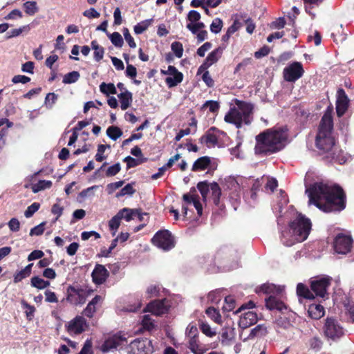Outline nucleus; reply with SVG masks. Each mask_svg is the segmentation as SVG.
<instances>
[{
  "label": "nucleus",
  "instance_id": "f257e3e1",
  "mask_svg": "<svg viewBox=\"0 0 354 354\" xmlns=\"http://www.w3.org/2000/svg\"><path fill=\"white\" fill-rule=\"evenodd\" d=\"M309 204L319 209L330 212L341 211L345 208L346 197L343 189L337 185L315 183L306 187Z\"/></svg>",
  "mask_w": 354,
  "mask_h": 354
},
{
  "label": "nucleus",
  "instance_id": "f03ea898",
  "mask_svg": "<svg viewBox=\"0 0 354 354\" xmlns=\"http://www.w3.org/2000/svg\"><path fill=\"white\" fill-rule=\"evenodd\" d=\"M288 138L286 129L278 128L268 129L256 137L257 153L270 154L281 149Z\"/></svg>",
  "mask_w": 354,
  "mask_h": 354
},
{
  "label": "nucleus",
  "instance_id": "7ed1b4c3",
  "mask_svg": "<svg viewBox=\"0 0 354 354\" xmlns=\"http://www.w3.org/2000/svg\"><path fill=\"white\" fill-rule=\"evenodd\" d=\"M310 219L301 214H297V218L290 223L289 227L281 232V240L283 245L291 246L296 243L305 241L310 232Z\"/></svg>",
  "mask_w": 354,
  "mask_h": 354
},
{
  "label": "nucleus",
  "instance_id": "20e7f679",
  "mask_svg": "<svg viewBox=\"0 0 354 354\" xmlns=\"http://www.w3.org/2000/svg\"><path fill=\"white\" fill-rule=\"evenodd\" d=\"M252 109L251 104L236 100L235 106L230 108L225 115L224 120L234 124L237 128L241 127L243 124H249L252 119Z\"/></svg>",
  "mask_w": 354,
  "mask_h": 354
},
{
  "label": "nucleus",
  "instance_id": "39448f33",
  "mask_svg": "<svg viewBox=\"0 0 354 354\" xmlns=\"http://www.w3.org/2000/svg\"><path fill=\"white\" fill-rule=\"evenodd\" d=\"M332 129V118L330 114L326 113L322 118L316 136V146L323 153H330L335 147Z\"/></svg>",
  "mask_w": 354,
  "mask_h": 354
},
{
  "label": "nucleus",
  "instance_id": "423d86ee",
  "mask_svg": "<svg viewBox=\"0 0 354 354\" xmlns=\"http://www.w3.org/2000/svg\"><path fill=\"white\" fill-rule=\"evenodd\" d=\"M331 284V278L329 277H318L310 281V288L313 292L307 286L301 283L297 284V293L299 296L306 299H312L315 296L325 298L328 296L327 290Z\"/></svg>",
  "mask_w": 354,
  "mask_h": 354
},
{
  "label": "nucleus",
  "instance_id": "0eeeda50",
  "mask_svg": "<svg viewBox=\"0 0 354 354\" xmlns=\"http://www.w3.org/2000/svg\"><path fill=\"white\" fill-rule=\"evenodd\" d=\"M254 307V303L250 301L248 303L241 305L235 312L236 314L241 313L239 321V326L241 328H247L257 322V315L254 312L247 311L242 313L246 309H252Z\"/></svg>",
  "mask_w": 354,
  "mask_h": 354
},
{
  "label": "nucleus",
  "instance_id": "6e6552de",
  "mask_svg": "<svg viewBox=\"0 0 354 354\" xmlns=\"http://www.w3.org/2000/svg\"><path fill=\"white\" fill-rule=\"evenodd\" d=\"M151 241L156 246L165 251L171 250L175 245L174 239L168 230L158 232Z\"/></svg>",
  "mask_w": 354,
  "mask_h": 354
},
{
  "label": "nucleus",
  "instance_id": "1a4fd4ad",
  "mask_svg": "<svg viewBox=\"0 0 354 354\" xmlns=\"http://www.w3.org/2000/svg\"><path fill=\"white\" fill-rule=\"evenodd\" d=\"M324 333L328 339L335 340L344 335V328L337 319L330 317L326 319Z\"/></svg>",
  "mask_w": 354,
  "mask_h": 354
},
{
  "label": "nucleus",
  "instance_id": "9d476101",
  "mask_svg": "<svg viewBox=\"0 0 354 354\" xmlns=\"http://www.w3.org/2000/svg\"><path fill=\"white\" fill-rule=\"evenodd\" d=\"M153 351L151 342L147 338H138L132 341L127 350L128 354L149 353Z\"/></svg>",
  "mask_w": 354,
  "mask_h": 354
},
{
  "label": "nucleus",
  "instance_id": "9b49d317",
  "mask_svg": "<svg viewBox=\"0 0 354 354\" xmlns=\"http://www.w3.org/2000/svg\"><path fill=\"white\" fill-rule=\"evenodd\" d=\"M304 70L300 62H295L284 68L283 78L286 81L295 82L304 75Z\"/></svg>",
  "mask_w": 354,
  "mask_h": 354
},
{
  "label": "nucleus",
  "instance_id": "f8f14e48",
  "mask_svg": "<svg viewBox=\"0 0 354 354\" xmlns=\"http://www.w3.org/2000/svg\"><path fill=\"white\" fill-rule=\"evenodd\" d=\"M127 343V339L125 335L120 333L106 339L101 346V350L103 352H109L113 349L122 346Z\"/></svg>",
  "mask_w": 354,
  "mask_h": 354
},
{
  "label": "nucleus",
  "instance_id": "ddd939ff",
  "mask_svg": "<svg viewBox=\"0 0 354 354\" xmlns=\"http://www.w3.org/2000/svg\"><path fill=\"white\" fill-rule=\"evenodd\" d=\"M352 239L350 236L339 234L335 238L333 247L335 251L338 254H345L351 248Z\"/></svg>",
  "mask_w": 354,
  "mask_h": 354
},
{
  "label": "nucleus",
  "instance_id": "4468645a",
  "mask_svg": "<svg viewBox=\"0 0 354 354\" xmlns=\"http://www.w3.org/2000/svg\"><path fill=\"white\" fill-rule=\"evenodd\" d=\"M67 301L74 305L82 304L86 301L87 293L82 288L70 286L68 288Z\"/></svg>",
  "mask_w": 354,
  "mask_h": 354
},
{
  "label": "nucleus",
  "instance_id": "2eb2a0df",
  "mask_svg": "<svg viewBox=\"0 0 354 354\" xmlns=\"http://www.w3.org/2000/svg\"><path fill=\"white\" fill-rule=\"evenodd\" d=\"M169 307V302L167 299L156 300L149 303L145 309L146 312L151 313L156 315H161L166 313Z\"/></svg>",
  "mask_w": 354,
  "mask_h": 354
},
{
  "label": "nucleus",
  "instance_id": "dca6fc26",
  "mask_svg": "<svg viewBox=\"0 0 354 354\" xmlns=\"http://www.w3.org/2000/svg\"><path fill=\"white\" fill-rule=\"evenodd\" d=\"M87 324L85 319L81 316H77L72 319L67 326L68 331L71 334H80L85 330Z\"/></svg>",
  "mask_w": 354,
  "mask_h": 354
},
{
  "label": "nucleus",
  "instance_id": "f3484780",
  "mask_svg": "<svg viewBox=\"0 0 354 354\" xmlns=\"http://www.w3.org/2000/svg\"><path fill=\"white\" fill-rule=\"evenodd\" d=\"M93 281L96 284L103 283L109 276V271L100 264H97L92 272Z\"/></svg>",
  "mask_w": 354,
  "mask_h": 354
},
{
  "label": "nucleus",
  "instance_id": "a211bd4d",
  "mask_svg": "<svg viewBox=\"0 0 354 354\" xmlns=\"http://www.w3.org/2000/svg\"><path fill=\"white\" fill-rule=\"evenodd\" d=\"M348 98L343 89L338 91V96L336 102V111L339 117H341L346 112L348 107Z\"/></svg>",
  "mask_w": 354,
  "mask_h": 354
},
{
  "label": "nucleus",
  "instance_id": "6ab92c4d",
  "mask_svg": "<svg viewBox=\"0 0 354 354\" xmlns=\"http://www.w3.org/2000/svg\"><path fill=\"white\" fill-rule=\"evenodd\" d=\"M183 199L187 205L193 204L199 216L202 215L203 207L199 201V196L197 194H193L190 192L189 193L185 194L183 196Z\"/></svg>",
  "mask_w": 354,
  "mask_h": 354
},
{
  "label": "nucleus",
  "instance_id": "aec40b11",
  "mask_svg": "<svg viewBox=\"0 0 354 354\" xmlns=\"http://www.w3.org/2000/svg\"><path fill=\"white\" fill-rule=\"evenodd\" d=\"M223 53V49L220 47L214 49L206 57L205 62L201 66L204 67L205 68H209L212 64L216 63L221 57Z\"/></svg>",
  "mask_w": 354,
  "mask_h": 354
},
{
  "label": "nucleus",
  "instance_id": "412c9836",
  "mask_svg": "<svg viewBox=\"0 0 354 354\" xmlns=\"http://www.w3.org/2000/svg\"><path fill=\"white\" fill-rule=\"evenodd\" d=\"M102 297L96 295L88 304L84 310V315L89 318L93 317L97 310V306L100 303Z\"/></svg>",
  "mask_w": 354,
  "mask_h": 354
},
{
  "label": "nucleus",
  "instance_id": "4be33fe9",
  "mask_svg": "<svg viewBox=\"0 0 354 354\" xmlns=\"http://www.w3.org/2000/svg\"><path fill=\"white\" fill-rule=\"evenodd\" d=\"M266 307L270 310H277L281 311L286 308V305L274 296L270 295L266 299Z\"/></svg>",
  "mask_w": 354,
  "mask_h": 354
},
{
  "label": "nucleus",
  "instance_id": "5701e85b",
  "mask_svg": "<svg viewBox=\"0 0 354 354\" xmlns=\"http://www.w3.org/2000/svg\"><path fill=\"white\" fill-rule=\"evenodd\" d=\"M324 308L320 304H313L308 306V313L313 319H320L324 316Z\"/></svg>",
  "mask_w": 354,
  "mask_h": 354
},
{
  "label": "nucleus",
  "instance_id": "b1692460",
  "mask_svg": "<svg viewBox=\"0 0 354 354\" xmlns=\"http://www.w3.org/2000/svg\"><path fill=\"white\" fill-rule=\"evenodd\" d=\"M120 102V107L122 110L127 109L132 103V93L127 90L121 92L118 95Z\"/></svg>",
  "mask_w": 354,
  "mask_h": 354
},
{
  "label": "nucleus",
  "instance_id": "393cba45",
  "mask_svg": "<svg viewBox=\"0 0 354 354\" xmlns=\"http://www.w3.org/2000/svg\"><path fill=\"white\" fill-rule=\"evenodd\" d=\"M329 158H330L339 164H344L347 160L346 155L344 153V152L339 149L337 147H335L334 149L329 153Z\"/></svg>",
  "mask_w": 354,
  "mask_h": 354
},
{
  "label": "nucleus",
  "instance_id": "a878e982",
  "mask_svg": "<svg viewBox=\"0 0 354 354\" xmlns=\"http://www.w3.org/2000/svg\"><path fill=\"white\" fill-rule=\"evenodd\" d=\"M118 213L121 214L122 218H124L127 222L134 219L136 217H140L141 216V213L139 210L129 208H123L120 210Z\"/></svg>",
  "mask_w": 354,
  "mask_h": 354
},
{
  "label": "nucleus",
  "instance_id": "bb28decb",
  "mask_svg": "<svg viewBox=\"0 0 354 354\" xmlns=\"http://www.w3.org/2000/svg\"><path fill=\"white\" fill-rule=\"evenodd\" d=\"M32 266L33 263H30L28 266H26L24 269L16 272L14 275V282L15 283H19L22 279L29 277L31 274Z\"/></svg>",
  "mask_w": 354,
  "mask_h": 354
},
{
  "label": "nucleus",
  "instance_id": "cd10ccee",
  "mask_svg": "<svg viewBox=\"0 0 354 354\" xmlns=\"http://www.w3.org/2000/svg\"><path fill=\"white\" fill-rule=\"evenodd\" d=\"M121 214L118 212L109 221V230L111 232L112 236H115L120 225L122 218Z\"/></svg>",
  "mask_w": 354,
  "mask_h": 354
},
{
  "label": "nucleus",
  "instance_id": "c85d7f7f",
  "mask_svg": "<svg viewBox=\"0 0 354 354\" xmlns=\"http://www.w3.org/2000/svg\"><path fill=\"white\" fill-rule=\"evenodd\" d=\"M283 288L281 286H277L272 283H265L260 287V291L266 294H279L283 291Z\"/></svg>",
  "mask_w": 354,
  "mask_h": 354
},
{
  "label": "nucleus",
  "instance_id": "c756f323",
  "mask_svg": "<svg viewBox=\"0 0 354 354\" xmlns=\"http://www.w3.org/2000/svg\"><path fill=\"white\" fill-rule=\"evenodd\" d=\"M209 163L210 159L208 157H201L194 162L192 166V170L198 171L205 169L209 166Z\"/></svg>",
  "mask_w": 354,
  "mask_h": 354
},
{
  "label": "nucleus",
  "instance_id": "7c9ffc66",
  "mask_svg": "<svg viewBox=\"0 0 354 354\" xmlns=\"http://www.w3.org/2000/svg\"><path fill=\"white\" fill-rule=\"evenodd\" d=\"M199 327L202 333L207 337H212L216 335V329L212 328L206 322L201 320Z\"/></svg>",
  "mask_w": 354,
  "mask_h": 354
},
{
  "label": "nucleus",
  "instance_id": "2f4dec72",
  "mask_svg": "<svg viewBox=\"0 0 354 354\" xmlns=\"http://www.w3.org/2000/svg\"><path fill=\"white\" fill-rule=\"evenodd\" d=\"M30 284L32 287L42 290L48 287L50 283L39 277H33L30 280Z\"/></svg>",
  "mask_w": 354,
  "mask_h": 354
},
{
  "label": "nucleus",
  "instance_id": "473e14b6",
  "mask_svg": "<svg viewBox=\"0 0 354 354\" xmlns=\"http://www.w3.org/2000/svg\"><path fill=\"white\" fill-rule=\"evenodd\" d=\"M91 48L94 50V59L95 61L99 62L100 61L104 54V48L98 44L97 41H91Z\"/></svg>",
  "mask_w": 354,
  "mask_h": 354
},
{
  "label": "nucleus",
  "instance_id": "72a5a7b5",
  "mask_svg": "<svg viewBox=\"0 0 354 354\" xmlns=\"http://www.w3.org/2000/svg\"><path fill=\"white\" fill-rule=\"evenodd\" d=\"M183 73L179 72L174 75H170L165 79V82L169 87H174L183 81Z\"/></svg>",
  "mask_w": 354,
  "mask_h": 354
},
{
  "label": "nucleus",
  "instance_id": "f704fd0d",
  "mask_svg": "<svg viewBox=\"0 0 354 354\" xmlns=\"http://www.w3.org/2000/svg\"><path fill=\"white\" fill-rule=\"evenodd\" d=\"M153 21V19H149L142 21L141 22L136 24L133 28L135 33L137 35L142 34L150 26Z\"/></svg>",
  "mask_w": 354,
  "mask_h": 354
},
{
  "label": "nucleus",
  "instance_id": "c9c22d12",
  "mask_svg": "<svg viewBox=\"0 0 354 354\" xmlns=\"http://www.w3.org/2000/svg\"><path fill=\"white\" fill-rule=\"evenodd\" d=\"M197 188L202 195L204 201L207 200V194L212 190V183L207 182H200L197 185Z\"/></svg>",
  "mask_w": 354,
  "mask_h": 354
},
{
  "label": "nucleus",
  "instance_id": "e433bc0d",
  "mask_svg": "<svg viewBox=\"0 0 354 354\" xmlns=\"http://www.w3.org/2000/svg\"><path fill=\"white\" fill-rule=\"evenodd\" d=\"M267 328L263 324H259L251 330L249 335V338H254V337H263L267 334Z\"/></svg>",
  "mask_w": 354,
  "mask_h": 354
},
{
  "label": "nucleus",
  "instance_id": "4c0bfd02",
  "mask_svg": "<svg viewBox=\"0 0 354 354\" xmlns=\"http://www.w3.org/2000/svg\"><path fill=\"white\" fill-rule=\"evenodd\" d=\"M51 186L52 182L50 180H41L32 185L31 189L34 193H37L45 189L50 188Z\"/></svg>",
  "mask_w": 354,
  "mask_h": 354
},
{
  "label": "nucleus",
  "instance_id": "58836bf2",
  "mask_svg": "<svg viewBox=\"0 0 354 354\" xmlns=\"http://www.w3.org/2000/svg\"><path fill=\"white\" fill-rule=\"evenodd\" d=\"M189 348L193 352L194 354H203V351L201 349L197 337H189Z\"/></svg>",
  "mask_w": 354,
  "mask_h": 354
},
{
  "label": "nucleus",
  "instance_id": "ea45409f",
  "mask_svg": "<svg viewBox=\"0 0 354 354\" xmlns=\"http://www.w3.org/2000/svg\"><path fill=\"white\" fill-rule=\"evenodd\" d=\"M106 135L113 140H116L122 135V130L116 126H111L106 129Z\"/></svg>",
  "mask_w": 354,
  "mask_h": 354
},
{
  "label": "nucleus",
  "instance_id": "a19ab883",
  "mask_svg": "<svg viewBox=\"0 0 354 354\" xmlns=\"http://www.w3.org/2000/svg\"><path fill=\"white\" fill-rule=\"evenodd\" d=\"M23 7L26 13L30 16L34 15L39 10L37 2L33 1L25 2Z\"/></svg>",
  "mask_w": 354,
  "mask_h": 354
},
{
  "label": "nucleus",
  "instance_id": "79ce46f5",
  "mask_svg": "<svg viewBox=\"0 0 354 354\" xmlns=\"http://www.w3.org/2000/svg\"><path fill=\"white\" fill-rule=\"evenodd\" d=\"M100 91L107 96L111 94H115L117 93L116 88L112 83L106 84L102 82L100 85Z\"/></svg>",
  "mask_w": 354,
  "mask_h": 354
},
{
  "label": "nucleus",
  "instance_id": "37998d69",
  "mask_svg": "<svg viewBox=\"0 0 354 354\" xmlns=\"http://www.w3.org/2000/svg\"><path fill=\"white\" fill-rule=\"evenodd\" d=\"M210 192L214 203L216 205H218L220 202L221 191L218 185L216 183H212V190Z\"/></svg>",
  "mask_w": 354,
  "mask_h": 354
},
{
  "label": "nucleus",
  "instance_id": "c03bdc74",
  "mask_svg": "<svg viewBox=\"0 0 354 354\" xmlns=\"http://www.w3.org/2000/svg\"><path fill=\"white\" fill-rule=\"evenodd\" d=\"M207 316L217 324H221L222 322L221 315L219 312L214 307H209L206 310Z\"/></svg>",
  "mask_w": 354,
  "mask_h": 354
},
{
  "label": "nucleus",
  "instance_id": "a18cd8bd",
  "mask_svg": "<svg viewBox=\"0 0 354 354\" xmlns=\"http://www.w3.org/2000/svg\"><path fill=\"white\" fill-rule=\"evenodd\" d=\"M201 141L205 142L208 147H212L218 142V139L214 133L208 132L201 138Z\"/></svg>",
  "mask_w": 354,
  "mask_h": 354
},
{
  "label": "nucleus",
  "instance_id": "49530a36",
  "mask_svg": "<svg viewBox=\"0 0 354 354\" xmlns=\"http://www.w3.org/2000/svg\"><path fill=\"white\" fill-rule=\"evenodd\" d=\"M80 78V73L77 71H72L66 74L63 77V83L72 84L76 82Z\"/></svg>",
  "mask_w": 354,
  "mask_h": 354
},
{
  "label": "nucleus",
  "instance_id": "de8ad7c7",
  "mask_svg": "<svg viewBox=\"0 0 354 354\" xmlns=\"http://www.w3.org/2000/svg\"><path fill=\"white\" fill-rule=\"evenodd\" d=\"M111 43L116 47H122L123 45V39L121 35L118 32H114L109 35Z\"/></svg>",
  "mask_w": 354,
  "mask_h": 354
},
{
  "label": "nucleus",
  "instance_id": "09e8293b",
  "mask_svg": "<svg viewBox=\"0 0 354 354\" xmlns=\"http://www.w3.org/2000/svg\"><path fill=\"white\" fill-rule=\"evenodd\" d=\"M22 308L25 310V313L27 318L31 320L34 316L35 312V308L33 306L28 304L26 301L22 300L21 301Z\"/></svg>",
  "mask_w": 354,
  "mask_h": 354
},
{
  "label": "nucleus",
  "instance_id": "8fccbe9b",
  "mask_svg": "<svg viewBox=\"0 0 354 354\" xmlns=\"http://www.w3.org/2000/svg\"><path fill=\"white\" fill-rule=\"evenodd\" d=\"M98 187H99L98 185H93L90 187H88L87 189L82 190L79 194V198L81 199V201H83L88 197L93 196H94L93 190L97 189Z\"/></svg>",
  "mask_w": 354,
  "mask_h": 354
},
{
  "label": "nucleus",
  "instance_id": "3c124183",
  "mask_svg": "<svg viewBox=\"0 0 354 354\" xmlns=\"http://www.w3.org/2000/svg\"><path fill=\"white\" fill-rule=\"evenodd\" d=\"M136 190L133 188V184L129 183L125 185L117 194V197H122L125 195H132L135 193Z\"/></svg>",
  "mask_w": 354,
  "mask_h": 354
},
{
  "label": "nucleus",
  "instance_id": "603ef678",
  "mask_svg": "<svg viewBox=\"0 0 354 354\" xmlns=\"http://www.w3.org/2000/svg\"><path fill=\"white\" fill-rule=\"evenodd\" d=\"M324 0H304V3L306 4V11L308 12L310 15H312V18H315V14L312 13L310 12V9L315 6H318L319 3H321Z\"/></svg>",
  "mask_w": 354,
  "mask_h": 354
},
{
  "label": "nucleus",
  "instance_id": "864d4df0",
  "mask_svg": "<svg viewBox=\"0 0 354 354\" xmlns=\"http://www.w3.org/2000/svg\"><path fill=\"white\" fill-rule=\"evenodd\" d=\"M235 308V299L232 296H227L225 298V304L223 306L224 311H231Z\"/></svg>",
  "mask_w": 354,
  "mask_h": 354
},
{
  "label": "nucleus",
  "instance_id": "5fc2aeb1",
  "mask_svg": "<svg viewBox=\"0 0 354 354\" xmlns=\"http://www.w3.org/2000/svg\"><path fill=\"white\" fill-rule=\"evenodd\" d=\"M171 50L174 52L176 57L180 58L183 53V47L181 43L174 41L171 46Z\"/></svg>",
  "mask_w": 354,
  "mask_h": 354
},
{
  "label": "nucleus",
  "instance_id": "6e6d98bb",
  "mask_svg": "<svg viewBox=\"0 0 354 354\" xmlns=\"http://www.w3.org/2000/svg\"><path fill=\"white\" fill-rule=\"evenodd\" d=\"M223 27V21L219 18H216L213 20L210 25V30L213 33H218Z\"/></svg>",
  "mask_w": 354,
  "mask_h": 354
},
{
  "label": "nucleus",
  "instance_id": "4d7b16f0",
  "mask_svg": "<svg viewBox=\"0 0 354 354\" xmlns=\"http://www.w3.org/2000/svg\"><path fill=\"white\" fill-rule=\"evenodd\" d=\"M57 95L54 93H49L45 98V105L48 109H51L57 100Z\"/></svg>",
  "mask_w": 354,
  "mask_h": 354
},
{
  "label": "nucleus",
  "instance_id": "13d9d810",
  "mask_svg": "<svg viewBox=\"0 0 354 354\" xmlns=\"http://www.w3.org/2000/svg\"><path fill=\"white\" fill-rule=\"evenodd\" d=\"M203 109H208L212 113H216L218 111L219 104L216 101H207L203 105Z\"/></svg>",
  "mask_w": 354,
  "mask_h": 354
},
{
  "label": "nucleus",
  "instance_id": "bf43d9fd",
  "mask_svg": "<svg viewBox=\"0 0 354 354\" xmlns=\"http://www.w3.org/2000/svg\"><path fill=\"white\" fill-rule=\"evenodd\" d=\"M39 203H33L32 204L28 207V208L24 212V216L26 218L31 217L39 209Z\"/></svg>",
  "mask_w": 354,
  "mask_h": 354
},
{
  "label": "nucleus",
  "instance_id": "052dcab7",
  "mask_svg": "<svg viewBox=\"0 0 354 354\" xmlns=\"http://www.w3.org/2000/svg\"><path fill=\"white\" fill-rule=\"evenodd\" d=\"M124 180H120L115 183H109L106 185V191L109 194H113L116 189H119L124 185Z\"/></svg>",
  "mask_w": 354,
  "mask_h": 354
},
{
  "label": "nucleus",
  "instance_id": "680f3d73",
  "mask_svg": "<svg viewBox=\"0 0 354 354\" xmlns=\"http://www.w3.org/2000/svg\"><path fill=\"white\" fill-rule=\"evenodd\" d=\"M46 225L45 222H42L38 225L34 227L30 230V236H39L43 234L44 231V226Z\"/></svg>",
  "mask_w": 354,
  "mask_h": 354
},
{
  "label": "nucleus",
  "instance_id": "e2e57ef3",
  "mask_svg": "<svg viewBox=\"0 0 354 354\" xmlns=\"http://www.w3.org/2000/svg\"><path fill=\"white\" fill-rule=\"evenodd\" d=\"M123 35H124V39L128 43L129 46L131 48H136V44L134 41L133 38L132 37V36L129 33V30L127 28H124L123 29Z\"/></svg>",
  "mask_w": 354,
  "mask_h": 354
},
{
  "label": "nucleus",
  "instance_id": "0e129e2a",
  "mask_svg": "<svg viewBox=\"0 0 354 354\" xmlns=\"http://www.w3.org/2000/svg\"><path fill=\"white\" fill-rule=\"evenodd\" d=\"M28 30H29V27L28 26H24L20 27L19 28L12 29V30H10L8 32L10 35L8 36V38L17 37V36L20 35L23 32H24V31L28 32Z\"/></svg>",
  "mask_w": 354,
  "mask_h": 354
},
{
  "label": "nucleus",
  "instance_id": "69168bd1",
  "mask_svg": "<svg viewBox=\"0 0 354 354\" xmlns=\"http://www.w3.org/2000/svg\"><path fill=\"white\" fill-rule=\"evenodd\" d=\"M276 324L278 326L288 329L292 326L290 321L286 317H279L277 319Z\"/></svg>",
  "mask_w": 354,
  "mask_h": 354
},
{
  "label": "nucleus",
  "instance_id": "338daca9",
  "mask_svg": "<svg viewBox=\"0 0 354 354\" xmlns=\"http://www.w3.org/2000/svg\"><path fill=\"white\" fill-rule=\"evenodd\" d=\"M142 324L144 327V328L147 330H151L153 328V323L151 318V316L149 315H145L143 316L142 319Z\"/></svg>",
  "mask_w": 354,
  "mask_h": 354
},
{
  "label": "nucleus",
  "instance_id": "774afa93",
  "mask_svg": "<svg viewBox=\"0 0 354 354\" xmlns=\"http://www.w3.org/2000/svg\"><path fill=\"white\" fill-rule=\"evenodd\" d=\"M121 169L120 163H116L109 167L106 172L107 176H113L116 175Z\"/></svg>",
  "mask_w": 354,
  "mask_h": 354
}]
</instances>
